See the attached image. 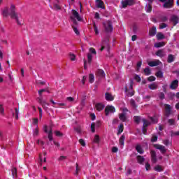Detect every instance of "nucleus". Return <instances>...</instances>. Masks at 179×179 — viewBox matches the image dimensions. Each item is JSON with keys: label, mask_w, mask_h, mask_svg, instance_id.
Returning a JSON list of instances; mask_svg holds the SVG:
<instances>
[{"label": "nucleus", "mask_w": 179, "mask_h": 179, "mask_svg": "<svg viewBox=\"0 0 179 179\" xmlns=\"http://www.w3.org/2000/svg\"><path fill=\"white\" fill-rule=\"evenodd\" d=\"M2 15L3 17H8V16H10L11 19H15V22L17 24H22L20 22V18L22 17V15L19 13H16V6L12 4L10 7V10L8 7L4 8L2 10Z\"/></svg>", "instance_id": "obj_1"}, {"label": "nucleus", "mask_w": 179, "mask_h": 179, "mask_svg": "<svg viewBox=\"0 0 179 179\" xmlns=\"http://www.w3.org/2000/svg\"><path fill=\"white\" fill-rule=\"evenodd\" d=\"M44 92H47V90L42 89L38 91L39 97L37 98V101L38 103L42 106L43 110H48V107L47 106H50V103L43 98V93H44Z\"/></svg>", "instance_id": "obj_2"}, {"label": "nucleus", "mask_w": 179, "mask_h": 179, "mask_svg": "<svg viewBox=\"0 0 179 179\" xmlns=\"http://www.w3.org/2000/svg\"><path fill=\"white\" fill-rule=\"evenodd\" d=\"M134 121L136 124H139V122H141V121H142V122L143 123V134H145V128H146V127H149V125H150V122H149L145 118L141 119V117H139V116H135L134 117Z\"/></svg>", "instance_id": "obj_3"}, {"label": "nucleus", "mask_w": 179, "mask_h": 179, "mask_svg": "<svg viewBox=\"0 0 179 179\" xmlns=\"http://www.w3.org/2000/svg\"><path fill=\"white\" fill-rule=\"evenodd\" d=\"M71 20L73 22V24H76L78 22H80V16L79 15V13H78L75 10H72V15L70 17Z\"/></svg>", "instance_id": "obj_4"}, {"label": "nucleus", "mask_w": 179, "mask_h": 179, "mask_svg": "<svg viewBox=\"0 0 179 179\" xmlns=\"http://www.w3.org/2000/svg\"><path fill=\"white\" fill-rule=\"evenodd\" d=\"M103 27L105 29L106 33H112L113 32V24L110 21H106L103 22Z\"/></svg>", "instance_id": "obj_5"}, {"label": "nucleus", "mask_w": 179, "mask_h": 179, "mask_svg": "<svg viewBox=\"0 0 179 179\" xmlns=\"http://www.w3.org/2000/svg\"><path fill=\"white\" fill-rule=\"evenodd\" d=\"M108 41H109L108 36L105 37L102 40V42L101 43L100 51H103L106 48V47H110V43H108Z\"/></svg>", "instance_id": "obj_6"}, {"label": "nucleus", "mask_w": 179, "mask_h": 179, "mask_svg": "<svg viewBox=\"0 0 179 179\" xmlns=\"http://www.w3.org/2000/svg\"><path fill=\"white\" fill-rule=\"evenodd\" d=\"M161 2H164V8H173L174 0H159Z\"/></svg>", "instance_id": "obj_7"}, {"label": "nucleus", "mask_w": 179, "mask_h": 179, "mask_svg": "<svg viewBox=\"0 0 179 179\" xmlns=\"http://www.w3.org/2000/svg\"><path fill=\"white\" fill-rule=\"evenodd\" d=\"M43 131L44 132L48 134L49 141H52V129H51V127H49L48 129V127L45 125L43 127Z\"/></svg>", "instance_id": "obj_8"}, {"label": "nucleus", "mask_w": 179, "mask_h": 179, "mask_svg": "<svg viewBox=\"0 0 179 179\" xmlns=\"http://www.w3.org/2000/svg\"><path fill=\"white\" fill-rule=\"evenodd\" d=\"M135 3L134 0H124L122 1V7L127 8V6H131Z\"/></svg>", "instance_id": "obj_9"}, {"label": "nucleus", "mask_w": 179, "mask_h": 179, "mask_svg": "<svg viewBox=\"0 0 179 179\" xmlns=\"http://www.w3.org/2000/svg\"><path fill=\"white\" fill-rule=\"evenodd\" d=\"M110 113H115V108L113 106H108L105 108V114L106 115H108Z\"/></svg>", "instance_id": "obj_10"}, {"label": "nucleus", "mask_w": 179, "mask_h": 179, "mask_svg": "<svg viewBox=\"0 0 179 179\" xmlns=\"http://www.w3.org/2000/svg\"><path fill=\"white\" fill-rule=\"evenodd\" d=\"M155 149H158V150H160V152H161V153H162V155H164V153H166V152H167V149H166V147H164V145L156 144L155 145Z\"/></svg>", "instance_id": "obj_11"}, {"label": "nucleus", "mask_w": 179, "mask_h": 179, "mask_svg": "<svg viewBox=\"0 0 179 179\" xmlns=\"http://www.w3.org/2000/svg\"><path fill=\"white\" fill-rule=\"evenodd\" d=\"M165 113L166 117L171 115V106L169 104H165Z\"/></svg>", "instance_id": "obj_12"}, {"label": "nucleus", "mask_w": 179, "mask_h": 179, "mask_svg": "<svg viewBox=\"0 0 179 179\" xmlns=\"http://www.w3.org/2000/svg\"><path fill=\"white\" fill-rule=\"evenodd\" d=\"M160 64H162V62H160L159 60H155V61H151L150 62H148V65L149 66H159Z\"/></svg>", "instance_id": "obj_13"}, {"label": "nucleus", "mask_w": 179, "mask_h": 179, "mask_svg": "<svg viewBox=\"0 0 179 179\" xmlns=\"http://www.w3.org/2000/svg\"><path fill=\"white\" fill-rule=\"evenodd\" d=\"M125 92H126V94L127 96H128V97H132V96H134V94H135V92L132 90H129L128 87H125Z\"/></svg>", "instance_id": "obj_14"}, {"label": "nucleus", "mask_w": 179, "mask_h": 179, "mask_svg": "<svg viewBox=\"0 0 179 179\" xmlns=\"http://www.w3.org/2000/svg\"><path fill=\"white\" fill-rule=\"evenodd\" d=\"M171 89L174 90L178 87V80H173L170 85Z\"/></svg>", "instance_id": "obj_15"}, {"label": "nucleus", "mask_w": 179, "mask_h": 179, "mask_svg": "<svg viewBox=\"0 0 179 179\" xmlns=\"http://www.w3.org/2000/svg\"><path fill=\"white\" fill-rule=\"evenodd\" d=\"M157 57H160V58H163V57H166V52L163 50H159L155 53Z\"/></svg>", "instance_id": "obj_16"}, {"label": "nucleus", "mask_w": 179, "mask_h": 179, "mask_svg": "<svg viewBox=\"0 0 179 179\" xmlns=\"http://www.w3.org/2000/svg\"><path fill=\"white\" fill-rule=\"evenodd\" d=\"M96 75L101 78H106V73H104V71L102 69H99L96 72Z\"/></svg>", "instance_id": "obj_17"}, {"label": "nucleus", "mask_w": 179, "mask_h": 179, "mask_svg": "<svg viewBox=\"0 0 179 179\" xmlns=\"http://www.w3.org/2000/svg\"><path fill=\"white\" fill-rule=\"evenodd\" d=\"M105 97H106V100H107V101H113V100H114V96L108 92H106L105 94Z\"/></svg>", "instance_id": "obj_18"}, {"label": "nucleus", "mask_w": 179, "mask_h": 179, "mask_svg": "<svg viewBox=\"0 0 179 179\" xmlns=\"http://www.w3.org/2000/svg\"><path fill=\"white\" fill-rule=\"evenodd\" d=\"M171 22H173L174 26H176V24H177L179 22V18L178 16L177 15H172L171 18Z\"/></svg>", "instance_id": "obj_19"}, {"label": "nucleus", "mask_w": 179, "mask_h": 179, "mask_svg": "<svg viewBox=\"0 0 179 179\" xmlns=\"http://www.w3.org/2000/svg\"><path fill=\"white\" fill-rule=\"evenodd\" d=\"M176 59V57L173 55H168V59H167V62L169 64H171V62H174V60Z\"/></svg>", "instance_id": "obj_20"}, {"label": "nucleus", "mask_w": 179, "mask_h": 179, "mask_svg": "<svg viewBox=\"0 0 179 179\" xmlns=\"http://www.w3.org/2000/svg\"><path fill=\"white\" fill-rule=\"evenodd\" d=\"M96 3L97 8H101V9H104V6H103V5H104V3L103 2V1L96 0Z\"/></svg>", "instance_id": "obj_21"}, {"label": "nucleus", "mask_w": 179, "mask_h": 179, "mask_svg": "<svg viewBox=\"0 0 179 179\" xmlns=\"http://www.w3.org/2000/svg\"><path fill=\"white\" fill-rule=\"evenodd\" d=\"M151 157L152 163H156L157 162V158H156V152L152 151L151 152Z\"/></svg>", "instance_id": "obj_22"}, {"label": "nucleus", "mask_w": 179, "mask_h": 179, "mask_svg": "<svg viewBox=\"0 0 179 179\" xmlns=\"http://www.w3.org/2000/svg\"><path fill=\"white\" fill-rule=\"evenodd\" d=\"M164 45H166L164 42H159L155 43L154 47H155V48H160V47H164Z\"/></svg>", "instance_id": "obj_23"}, {"label": "nucleus", "mask_w": 179, "mask_h": 179, "mask_svg": "<svg viewBox=\"0 0 179 179\" xmlns=\"http://www.w3.org/2000/svg\"><path fill=\"white\" fill-rule=\"evenodd\" d=\"M96 108L97 111H101V110H104V105H103L102 103H97L96 105Z\"/></svg>", "instance_id": "obj_24"}, {"label": "nucleus", "mask_w": 179, "mask_h": 179, "mask_svg": "<svg viewBox=\"0 0 179 179\" xmlns=\"http://www.w3.org/2000/svg\"><path fill=\"white\" fill-rule=\"evenodd\" d=\"M137 161H138V163H139V164H142V163L145 162V157H143V156L138 155L137 156Z\"/></svg>", "instance_id": "obj_25"}, {"label": "nucleus", "mask_w": 179, "mask_h": 179, "mask_svg": "<svg viewBox=\"0 0 179 179\" xmlns=\"http://www.w3.org/2000/svg\"><path fill=\"white\" fill-rule=\"evenodd\" d=\"M150 36H155L156 35V27H153L149 32Z\"/></svg>", "instance_id": "obj_26"}, {"label": "nucleus", "mask_w": 179, "mask_h": 179, "mask_svg": "<svg viewBox=\"0 0 179 179\" xmlns=\"http://www.w3.org/2000/svg\"><path fill=\"white\" fill-rule=\"evenodd\" d=\"M149 89H150V90H156V89H157V85L156 83H152L150 84L148 86Z\"/></svg>", "instance_id": "obj_27"}, {"label": "nucleus", "mask_w": 179, "mask_h": 179, "mask_svg": "<svg viewBox=\"0 0 179 179\" xmlns=\"http://www.w3.org/2000/svg\"><path fill=\"white\" fill-rule=\"evenodd\" d=\"M120 120L121 121L125 122L127 120V116L125 113H121L119 116Z\"/></svg>", "instance_id": "obj_28"}, {"label": "nucleus", "mask_w": 179, "mask_h": 179, "mask_svg": "<svg viewBox=\"0 0 179 179\" xmlns=\"http://www.w3.org/2000/svg\"><path fill=\"white\" fill-rule=\"evenodd\" d=\"M124 141H125V136L124 135L121 136L119 140L120 145H121V146H124Z\"/></svg>", "instance_id": "obj_29"}, {"label": "nucleus", "mask_w": 179, "mask_h": 179, "mask_svg": "<svg viewBox=\"0 0 179 179\" xmlns=\"http://www.w3.org/2000/svg\"><path fill=\"white\" fill-rule=\"evenodd\" d=\"M136 150L141 155L143 154V150L142 149V147L141 145H136Z\"/></svg>", "instance_id": "obj_30"}, {"label": "nucleus", "mask_w": 179, "mask_h": 179, "mask_svg": "<svg viewBox=\"0 0 179 179\" xmlns=\"http://www.w3.org/2000/svg\"><path fill=\"white\" fill-rule=\"evenodd\" d=\"M11 171H12V176H13V178H15V177H16V176H17V169H16V168H15V167H13L11 169Z\"/></svg>", "instance_id": "obj_31"}, {"label": "nucleus", "mask_w": 179, "mask_h": 179, "mask_svg": "<svg viewBox=\"0 0 179 179\" xmlns=\"http://www.w3.org/2000/svg\"><path fill=\"white\" fill-rule=\"evenodd\" d=\"M163 38H164V35L159 32L157 34V40H163Z\"/></svg>", "instance_id": "obj_32"}, {"label": "nucleus", "mask_w": 179, "mask_h": 179, "mask_svg": "<svg viewBox=\"0 0 179 179\" xmlns=\"http://www.w3.org/2000/svg\"><path fill=\"white\" fill-rule=\"evenodd\" d=\"M154 170H155V171L160 172V171H163V168H162V166H160V165H157V166L154 168Z\"/></svg>", "instance_id": "obj_33"}, {"label": "nucleus", "mask_w": 179, "mask_h": 179, "mask_svg": "<svg viewBox=\"0 0 179 179\" xmlns=\"http://www.w3.org/2000/svg\"><path fill=\"white\" fill-rule=\"evenodd\" d=\"M124 131V125L120 124L118 127L117 135H120Z\"/></svg>", "instance_id": "obj_34"}, {"label": "nucleus", "mask_w": 179, "mask_h": 179, "mask_svg": "<svg viewBox=\"0 0 179 179\" xmlns=\"http://www.w3.org/2000/svg\"><path fill=\"white\" fill-rule=\"evenodd\" d=\"M87 57L88 59V64H90V62H92V59H93V55H92V53H88Z\"/></svg>", "instance_id": "obj_35"}, {"label": "nucleus", "mask_w": 179, "mask_h": 179, "mask_svg": "<svg viewBox=\"0 0 179 179\" xmlns=\"http://www.w3.org/2000/svg\"><path fill=\"white\" fill-rule=\"evenodd\" d=\"M145 10H146V12H148V13H150V12H152V5L148 4V6H146V7H145Z\"/></svg>", "instance_id": "obj_36"}, {"label": "nucleus", "mask_w": 179, "mask_h": 179, "mask_svg": "<svg viewBox=\"0 0 179 179\" xmlns=\"http://www.w3.org/2000/svg\"><path fill=\"white\" fill-rule=\"evenodd\" d=\"M69 59H71V61H76V55H75L73 53H70L69 54Z\"/></svg>", "instance_id": "obj_37"}, {"label": "nucleus", "mask_w": 179, "mask_h": 179, "mask_svg": "<svg viewBox=\"0 0 179 179\" xmlns=\"http://www.w3.org/2000/svg\"><path fill=\"white\" fill-rule=\"evenodd\" d=\"M144 73L147 76H149L152 73V72L150 71V69H149L148 67L145 68L144 69Z\"/></svg>", "instance_id": "obj_38"}, {"label": "nucleus", "mask_w": 179, "mask_h": 179, "mask_svg": "<svg viewBox=\"0 0 179 179\" xmlns=\"http://www.w3.org/2000/svg\"><path fill=\"white\" fill-rule=\"evenodd\" d=\"M89 80H90V83H93V82H94V75L90 74Z\"/></svg>", "instance_id": "obj_39"}, {"label": "nucleus", "mask_w": 179, "mask_h": 179, "mask_svg": "<svg viewBox=\"0 0 179 179\" xmlns=\"http://www.w3.org/2000/svg\"><path fill=\"white\" fill-rule=\"evenodd\" d=\"M150 120L152 122V124H157V117H150Z\"/></svg>", "instance_id": "obj_40"}, {"label": "nucleus", "mask_w": 179, "mask_h": 179, "mask_svg": "<svg viewBox=\"0 0 179 179\" xmlns=\"http://www.w3.org/2000/svg\"><path fill=\"white\" fill-rule=\"evenodd\" d=\"M95 128H96V123L92 122L91 124V131H92V132H93V133L96 132Z\"/></svg>", "instance_id": "obj_41"}, {"label": "nucleus", "mask_w": 179, "mask_h": 179, "mask_svg": "<svg viewBox=\"0 0 179 179\" xmlns=\"http://www.w3.org/2000/svg\"><path fill=\"white\" fill-rule=\"evenodd\" d=\"M94 142L95 143H99L100 142V137L99 136V135H96L94 136Z\"/></svg>", "instance_id": "obj_42"}, {"label": "nucleus", "mask_w": 179, "mask_h": 179, "mask_svg": "<svg viewBox=\"0 0 179 179\" xmlns=\"http://www.w3.org/2000/svg\"><path fill=\"white\" fill-rule=\"evenodd\" d=\"M66 100L69 101V103H73V101H75V98L69 96L66 99Z\"/></svg>", "instance_id": "obj_43"}, {"label": "nucleus", "mask_w": 179, "mask_h": 179, "mask_svg": "<svg viewBox=\"0 0 179 179\" xmlns=\"http://www.w3.org/2000/svg\"><path fill=\"white\" fill-rule=\"evenodd\" d=\"M168 123L169 125H174V124H176V120H174V119H169L168 120Z\"/></svg>", "instance_id": "obj_44"}, {"label": "nucleus", "mask_w": 179, "mask_h": 179, "mask_svg": "<svg viewBox=\"0 0 179 179\" xmlns=\"http://www.w3.org/2000/svg\"><path fill=\"white\" fill-rule=\"evenodd\" d=\"M156 76L157 78H163V72H162L161 71L157 72Z\"/></svg>", "instance_id": "obj_45"}, {"label": "nucleus", "mask_w": 179, "mask_h": 179, "mask_svg": "<svg viewBox=\"0 0 179 179\" xmlns=\"http://www.w3.org/2000/svg\"><path fill=\"white\" fill-rule=\"evenodd\" d=\"M90 54H94V55H96V50L93 48H90Z\"/></svg>", "instance_id": "obj_46"}, {"label": "nucleus", "mask_w": 179, "mask_h": 179, "mask_svg": "<svg viewBox=\"0 0 179 179\" xmlns=\"http://www.w3.org/2000/svg\"><path fill=\"white\" fill-rule=\"evenodd\" d=\"M130 103L132 106V107H134V108H136V103H135V100L131 99Z\"/></svg>", "instance_id": "obj_47"}, {"label": "nucleus", "mask_w": 179, "mask_h": 179, "mask_svg": "<svg viewBox=\"0 0 179 179\" xmlns=\"http://www.w3.org/2000/svg\"><path fill=\"white\" fill-rule=\"evenodd\" d=\"M73 31L77 34V36H79L80 32L79 30H78V28H76L75 26H73Z\"/></svg>", "instance_id": "obj_48"}, {"label": "nucleus", "mask_w": 179, "mask_h": 179, "mask_svg": "<svg viewBox=\"0 0 179 179\" xmlns=\"http://www.w3.org/2000/svg\"><path fill=\"white\" fill-rule=\"evenodd\" d=\"M79 143H80V145L83 146H86V143L85 142V140L82 138L79 140Z\"/></svg>", "instance_id": "obj_49"}, {"label": "nucleus", "mask_w": 179, "mask_h": 179, "mask_svg": "<svg viewBox=\"0 0 179 179\" xmlns=\"http://www.w3.org/2000/svg\"><path fill=\"white\" fill-rule=\"evenodd\" d=\"M15 118L16 120H19V109L15 108Z\"/></svg>", "instance_id": "obj_50"}, {"label": "nucleus", "mask_w": 179, "mask_h": 179, "mask_svg": "<svg viewBox=\"0 0 179 179\" xmlns=\"http://www.w3.org/2000/svg\"><path fill=\"white\" fill-rule=\"evenodd\" d=\"M166 27H167V24L166 23H162L159 25V29H166Z\"/></svg>", "instance_id": "obj_51"}, {"label": "nucleus", "mask_w": 179, "mask_h": 179, "mask_svg": "<svg viewBox=\"0 0 179 179\" xmlns=\"http://www.w3.org/2000/svg\"><path fill=\"white\" fill-rule=\"evenodd\" d=\"M148 80H149V82H155V80H156V77L150 76L148 78Z\"/></svg>", "instance_id": "obj_52"}, {"label": "nucleus", "mask_w": 179, "mask_h": 179, "mask_svg": "<svg viewBox=\"0 0 179 179\" xmlns=\"http://www.w3.org/2000/svg\"><path fill=\"white\" fill-rule=\"evenodd\" d=\"M157 141V136L153 135L152 138H151V142H156Z\"/></svg>", "instance_id": "obj_53"}, {"label": "nucleus", "mask_w": 179, "mask_h": 179, "mask_svg": "<svg viewBox=\"0 0 179 179\" xmlns=\"http://www.w3.org/2000/svg\"><path fill=\"white\" fill-rule=\"evenodd\" d=\"M34 136H37L38 135V129L36 128L34 130V134H33Z\"/></svg>", "instance_id": "obj_54"}, {"label": "nucleus", "mask_w": 179, "mask_h": 179, "mask_svg": "<svg viewBox=\"0 0 179 179\" xmlns=\"http://www.w3.org/2000/svg\"><path fill=\"white\" fill-rule=\"evenodd\" d=\"M56 136H64V134L62 133H61L60 131H56L55 132Z\"/></svg>", "instance_id": "obj_55"}, {"label": "nucleus", "mask_w": 179, "mask_h": 179, "mask_svg": "<svg viewBox=\"0 0 179 179\" xmlns=\"http://www.w3.org/2000/svg\"><path fill=\"white\" fill-rule=\"evenodd\" d=\"M163 143H164V145H165L166 146H169V145H170V141H169V140H164V141H163Z\"/></svg>", "instance_id": "obj_56"}, {"label": "nucleus", "mask_w": 179, "mask_h": 179, "mask_svg": "<svg viewBox=\"0 0 179 179\" xmlns=\"http://www.w3.org/2000/svg\"><path fill=\"white\" fill-rule=\"evenodd\" d=\"M94 30L95 31V34H99V29H97V26L96 24H94Z\"/></svg>", "instance_id": "obj_57"}, {"label": "nucleus", "mask_w": 179, "mask_h": 179, "mask_svg": "<svg viewBox=\"0 0 179 179\" xmlns=\"http://www.w3.org/2000/svg\"><path fill=\"white\" fill-rule=\"evenodd\" d=\"M54 9L55 10H59V9H61V6H59L58 4H55Z\"/></svg>", "instance_id": "obj_58"}, {"label": "nucleus", "mask_w": 179, "mask_h": 179, "mask_svg": "<svg viewBox=\"0 0 179 179\" xmlns=\"http://www.w3.org/2000/svg\"><path fill=\"white\" fill-rule=\"evenodd\" d=\"M159 97L161 100H163L164 99V93L163 92L159 93Z\"/></svg>", "instance_id": "obj_59"}, {"label": "nucleus", "mask_w": 179, "mask_h": 179, "mask_svg": "<svg viewBox=\"0 0 179 179\" xmlns=\"http://www.w3.org/2000/svg\"><path fill=\"white\" fill-rule=\"evenodd\" d=\"M112 152H113V153H117V152H118V148H117V147H113V148H112Z\"/></svg>", "instance_id": "obj_60"}, {"label": "nucleus", "mask_w": 179, "mask_h": 179, "mask_svg": "<svg viewBox=\"0 0 179 179\" xmlns=\"http://www.w3.org/2000/svg\"><path fill=\"white\" fill-rule=\"evenodd\" d=\"M76 132H77V134H80V132H82V130H80V127H77L74 129Z\"/></svg>", "instance_id": "obj_61"}, {"label": "nucleus", "mask_w": 179, "mask_h": 179, "mask_svg": "<svg viewBox=\"0 0 179 179\" xmlns=\"http://www.w3.org/2000/svg\"><path fill=\"white\" fill-rule=\"evenodd\" d=\"M138 31V27L136 25H134L133 27V33H136Z\"/></svg>", "instance_id": "obj_62"}, {"label": "nucleus", "mask_w": 179, "mask_h": 179, "mask_svg": "<svg viewBox=\"0 0 179 179\" xmlns=\"http://www.w3.org/2000/svg\"><path fill=\"white\" fill-rule=\"evenodd\" d=\"M136 38H138V36L136 35H133L131 36V41H136Z\"/></svg>", "instance_id": "obj_63"}, {"label": "nucleus", "mask_w": 179, "mask_h": 179, "mask_svg": "<svg viewBox=\"0 0 179 179\" xmlns=\"http://www.w3.org/2000/svg\"><path fill=\"white\" fill-rule=\"evenodd\" d=\"M162 22H167V17L163 16L161 18Z\"/></svg>", "instance_id": "obj_64"}]
</instances>
